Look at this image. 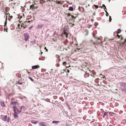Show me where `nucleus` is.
Returning <instances> with one entry per match:
<instances>
[{"label": "nucleus", "mask_w": 126, "mask_h": 126, "mask_svg": "<svg viewBox=\"0 0 126 126\" xmlns=\"http://www.w3.org/2000/svg\"><path fill=\"white\" fill-rule=\"evenodd\" d=\"M67 16L68 17L67 19L69 21L71 20L72 19L73 20H75L76 18V17H74V16H72L71 15L70 13L66 14Z\"/></svg>", "instance_id": "nucleus-1"}, {"label": "nucleus", "mask_w": 126, "mask_h": 126, "mask_svg": "<svg viewBox=\"0 0 126 126\" xmlns=\"http://www.w3.org/2000/svg\"><path fill=\"white\" fill-rule=\"evenodd\" d=\"M7 117V115H1V118L3 121H7V122H8V119L6 120Z\"/></svg>", "instance_id": "nucleus-2"}, {"label": "nucleus", "mask_w": 126, "mask_h": 126, "mask_svg": "<svg viewBox=\"0 0 126 126\" xmlns=\"http://www.w3.org/2000/svg\"><path fill=\"white\" fill-rule=\"evenodd\" d=\"M14 0H9V6H11L12 8H13L14 7V6L15 5V4L13 2V1Z\"/></svg>", "instance_id": "nucleus-3"}, {"label": "nucleus", "mask_w": 126, "mask_h": 126, "mask_svg": "<svg viewBox=\"0 0 126 126\" xmlns=\"http://www.w3.org/2000/svg\"><path fill=\"white\" fill-rule=\"evenodd\" d=\"M14 108L15 112H17V113H19L21 112V110L20 109L19 110L18 109V108H16V106L14 107Z\"/></svg>", "instance_id": "nucleus-4"}, {"label": "nucleus", "mask_w": 126, "mask_h": 126, "mask_svg": "<svg viewBox=\"0 0 126 126\" xmlns=\"http://www.w3.org/2000/svg\"><path fill=\"white\" fill-rule=\"evenodd\" d=\"M24 39L26 41H27L29 37V35L28 33L25 34L24 35Z\"/></svg>", "instance_id": "nucleus-5"}, {"label": "nucleus", "mask_w": 126, "mask_h": 126, "mask_svg": "<svg viewBox=\"0 0 126 126\" xmlns=\"http://www.w3.org/2000/svg\"><path fill=\"white\" fill-rule=\"evenodd\" d=\"M39 126H47L45 122H41L39 123Z\"/></svg>", "instance_id": "nucleus-6"}, {"label": "nucleus", "mask_w": 126, "mask_h": 126, "mask_svg": "<svg viewBox=\"0 0 126 126\" xmlns=\"http://www.w3.org/2000/svg\"><path fill=\"white\" fill-rule=\"evenodd\" d=\"M121 86L124 87V88H126V83L124 82H121L120 83Z\"/></svg>", "instance_id": "nucleus-7"}, {"label": "nucleus", "mask_w": 126, "mask_h": 126, "mask_svg": "<svg viewBox=\"0 0 126 126\" xmlns=\"http://www.w3.org/2000/svg\"><path fill=\"white\" fill-rule=\"evenodd\" d=\"M35 4L31 5L30 7V9H36L38 7V6H34Z\"/></svg>", "instance_id": "nucleus-8"}, {"label": "nucleus", "mask_w": 126, "mask_h": 126, "mask_svg": "<svg viewBox=\"0 0 126 126\" xmlns=\"http://www.w3.org/2000/svg\"><path fill=\"white\" fill-rule=\"evenodd\" d=\"M40 67V66L38 65H36L33 66L32 67V69H35L37 68H39Z\"/></svg>", "instance_id": "nucleus-9"}, {"label": "nucleus", "mask_w": 126, "mask_h": 126, "mask_svg": "<svg viewBox=\"0 0 126 126\" xmlns=\"http://www.w3.org/2000/svg\"><path fill=\"white\" fill-rule=\"evenodd\" d=\"M19 113H17V112H15L14 114V117L15 118H17L18 117V114Z\"/></svg>", "instance_id": "nucleus-10"}, {"label": "nucleus", "mask_w": 126, "mask_h": 126, "mask_svg": "<svg viewBox=\"0 0 126 126\" xmlns=\"http://www.w3.org/2000/svg\"><path fill=\"white\" fill-rule=\"evenodd\" d=\"M43 26L42 24L38 25L37 27V29H40Z\"/></svg>", "instance_id": "nucleus-11"}, {"label": "nucleus", "mask_w": 126, "mask_h": 126, "mask_svg": "<svg viewBox=\"0 0 126 126\" xmlns=\"http://www.w3.org/2000/svg\"><path fill=\"white\" fill-rule=\"evenodd\" d=\"M31 123L34 124H36L37 123H38L39 122L38 121H35L34 120H32L31 121Z\"/></svg>", "instance_id": "nucleus-12"}, {"label": "nucleus", "mask_w": 126, "mask_h": 126, "mask_svg": "<svg viewBox=\"0 0 126 126\" xmlns=\"http://www.w3.org/2000/svg\"><path fill=\"white\" fill-rule=\"evenodd\" d=\"M8 16H9V17H8V20L9 21H11V19L12 18L13 16H10V14L8 13Z\"/></svg>", "instance_id": "nucleus-13"}, {"label": "nucleus", "mask_w": 126, "mask_h": 126, "mask_svg": "<svg viewBox=\"0 0 126 126\" xmlns=\"http://www.w3.org/2000/svg\"><path fill=\"white\" fill-rule=\"evenodd\" d=\"M36 43V41L35 40H34L33 41L31 42V44L32 45H33L34 44H35Z\"/></svg>", "instance_id": "nucleus-14"}, {"label": "nucleus", "mask_w": 126, "mask_h": 126, "mask_svg": "<svg viewBox=\"0 0 126 126\" xmlns=\"http://www.w3.org/2000/svg\"><path fill=\"white\" fill-rule=\"evenodd\" d=\"M64 35L65 36L66 38L68 37V34L65 31H64Z\"/></svg>", "instance_id": "nucleus-15"}, {"label": "nucleus", "mask_w": 126, "mask_h": 126, "mask_svg": "<svg viewBox=\"0 0 126 126\" xmlns=\"http://www.w3.org/2000/svg\"><path fill=\"white\" fill-rule=\"evenodd\" d=\"M121 36V35H119L118 34H117V35L115 37V38L116 39L120 38Z\"/></svg>", "instance_id": "nucleus-16"}, {"label": "nucleus", "mask_w": 126, "mask_h": 126, "mask_svg": "<svg viewBox=\"0 0 126 126\" xmlns=\"http://www.w3.org/2000/svg\"><path fill=\"white\" fill-rule=\"evenodd\" d=\"M55 2L57 3V4H62V3H61V1H57V0H56L55 1Z\"/></svg>", "instance_id": "nucleus-17"}, {"label": "nucleus", "mask_w": 126, "mask_h": 126, "mask_svg": "<svg viewBox=\"0 0 126 126\" xmlns=\"http://www.w3.org/2000/svg\"><path fill=\"white\" fill-rule=\"evenodd\" d=\"M121 32V31L120 29H118L117 30V34H118L120 33Z\"/></svg>", "instance_id": "nucleus-18"}, {"label": "nucleus", "mask_w": 126, "mask_h": 126, "mask_svg": "<svg viewBox=\"0 0 126 126\" xmlns=\"http://www.w3.org/2000/svg\"><path fill=\"white\" fill-rule=\"evenodd\" d=\"M99 76L100 77H101V78H104L105 77L104 75H103L102 74H100V75Z\"/></svg>", "instance_id": "nucleus-19"}, {"label": "nucleus", "mask_w": 126, "mask_h": 126, "mask_svg": "<svg viewBox=\"0 0 126 126\" xmlns=\"http://www.w3.org/2000/svg\"><path fill=\"white\" fill-rule=\"evenodd\" d=\"M17 103V101H16V102H14V101H11V104H16Z\"/></svg>", "instance_id": "nucleus-20"}, {"label": "nucleus", "mask_w": 126, "mask_h": 126, "mask_svg": "<svg viewBox=\"0 0 126 126\" xmlns=\"http://www.w3.org/2000/svg\"><path fill=\"white\" fill-rule=\"evenodd\" d=\"M40 1V3L41 4L43 3H44L46 2V1H44V0H39Z\"/></svg>", "instance_id": "nucleus-21"}, {"label": "nucleus", "mask_w": 126, "mask_h": 126, "mask_svg": "<svg viewBox=\"0 0 126 126\" xmlns=\"http://www.w3.org/2000/svg\"><path fill=\"white\" fill-rule=\"evenodd\" d=\"M108 112H104V114H103V118H104L105 117V116L107 115L108 114Z\"/></svg>", "instance_id": "nucleus-22"}, {"label": "nucleus", "mask_w": 126, "mask_h": 126, "mask_svg": "<svg viewBox=\"0 0 126 126\" xmlns=\"http://www.w3.org/2000/svg\"><path fill=\"white\" fill-rule=\"evenodd\" d=\"M69 10L71 11H73V9L72 7H70L69 8Z\"/></svg>", "instance_id": "nucleus-23"}, {"label": "nucleus", "mask_w": 126, "mask_h": 126, "mask_svg": "<svg viewBox=\"0 0 126 126\" xmlns=\"http://www.w3.org/2000/svg\"><path fill=\"white\" fill-rule=\"evenodd\" d=\"M60 122L59 121H53L52 122V123H59Z\"/></svg>", "instance_id": "nucleus-24"}, {"label": "nucleus", "mask_w": 126, "mask_h": 126, "mask_svg": "<svg viewBox=\"0 0 126 126\" xmlns=\"http://www.w3.org/2000/svg\"><path fill=\"white\" fill-rule=\"evenodd\" d=\"M24 106H22L20 108V109L21 110V111L22 110V109L24 110Z\"/></svg>", "instance_id": "nucleus-25"}, {"label": "nucleus", "mask_w": 126, "mask_h": 126, "mask_svg": "<svg viewBox=\"0 0 126 126\" xmlns=\"http://www.w3.org/2000/svg\"><path fill=\"white\" fill-rule=\"evenodd\" d=\"M6 21L4 22V26H5L7 23V16H6Z\"/></svg>", "instance_id": "nucleus-26"}, {"label": "nucleus", "mask_w": 126, "mask_h": 126, "mask_svg": "<svg viewBox=\"0 0 126 126\" xmlns=\"http://www.w3.org/2000/svg\"><path fill=\"white\" fill-rule=\"evenodd\" d=\"M1 106L3 107H4L5 106V104L4 102H2L1 104Z\"/></svg>", "instance_id": "nucleus-27"}, {"label": "nucleus", "mask_w": 126, "mask_h": 126, "mask_svg": "<svg viewBox=\"0 0 126 126\" xmlns=\"http://www.w3.org/2000/svg\"><path fill=\"white\" fill-rule=\"evenodd\" d=\"M48 0L50 2L53 1L55 2V0ZM47 1H48V0H47Z\"/></svg>", "instance_id": "nucleus-28"}, {"label": "nucleus", "mask_w": 126, "mask_h": 126, "mask_svg": "<svg viewBox=\"0 0 126 126\" xmlns=\"http://www.w3.org/2000/svg\"><path fill=\"white\" fill-rule=\"evenodd\" d=\"M111 20H112V19H111V16H109V20L110 22H111Z\"/></svg>", "instance_id": "nucleus-29"}, {"label": "nucleus", "mask_w": 126, "mask_h": 126, "mask_svg": "<svg viewBox=\"0 0 126 126\" xmlns=\"http://www.w3.org/2000/svg\"><path fill=\"white\" fill-rule=\"evenodd\" d=\"M28 78L30 79L32 81H34V80L33 79H32V78H30V77H28Z\"/></svg>", "instance_id": "nucleus-30"}, {"label": "nucleus", "mask_w": 126, "mask_h": 126, "mask_svg": "<svg viewBox=\"0 0 126 126\" xmlns=\"http://www.w3.org/2000/svg\"><path fill=\"white\" fill-rule=\"evenodd\" d=\"M120 38H121V42H122L123 41H122V40H123V38L122 35H121V36Z\"/></svg>", "instance_id": "nucleus-31"}, {"label": "nucleus", "mask_w": 126, "mask_h": 126, "mask_svg": "<svg viewBox=\"0 0 126 126\" xmlns=\"http://www.w3.org/2000/svg\"><path fill=\"white\" fill-rule=\"evenodd\" d=\"M4 31H5L6 32H7V29H5V28H4Z\"/></svg>", "instance_id": "nucleus-32"}, {"label": "nucleus", "mask_w": 126, "mask_h": 126, "mask_svg": "<svg viewBox=\"0 0 126 126\" xmlns=\"http://www.w3.org/2000/svg\"><path fill=\"white\" fill-rule=\"evenodd\" d=\"M66 64V62H63V64L64 65H65V64Z\"/></svg>", "instance_id": "nucleus-33"}, {"label": "nucleus", "mask_w": 126, "mask_h": 126, "mask_svg": "<svg viewBox=\"0 0 126 126\" xmlns=\"http://www.w3.org/2000/svg\"><path fill=\"white\" fill-rule=\"evenodd\" d=\"M105 11L106 12V15L107 16H108L109 15V14L107 12V11Z\"/></svg>", "instance_id": "nucleus-34"}, {"label": "nucleus", "mask_w": 126, "mask_h": 126, "mask_svg": "<svg viewBox=\"0 0 126 126\" xmlns=\"http://www.w3.org/2000/svg\"><path fill=\"white\" fill-rule=\"evenodd\" d=\"M70 24H71V25H70V26H71V27H72V26H74V24H72L71 23H70Z\"/></svg>", "instance_id": "nucleus-35"}, {"label": "nucleus", "mask_w": 126, "mask_h": 126, "mask_svg": "<svg viewBox=\"0 0 126 126\" xmlns=\"http://www.w3.org/2000/svg\"><path fill=\"white\" fill-rule=\"evenodd\" d=\"M103 6L105 7V8L104 9H106V10H107V9L106 8V6H105V5H104L103 4Z\"/></svg>", "instance_id": "nucleus-36"}, {"label": "nucleus", "mask_w": 126, "mask_h": 126, "mask_svg": "<svg viewBox=\"0 0 126 126\" xmlns=\"http://www.w3.org/2000/svg\"><path fill=\"white\" fill-rule=\"evenodd\" d=\"M95 7L96 8H97L98 7V6L97 5H94Z\"/></svg>", "instance_id": "nucleus-37"}, {"label": "nucleus", "mask_w": 126, "mask_h": 126, "mask_svg": "<svg viewBox=\"0 0 126 126\" xmlns=\"http://www.w3.org/2000/svg\"><path fill=\"white\" fill-rule=\"evenodd\" d=\"M56 57H57L58 58H59V56L58 55H56Z\"/></svg>", "instance_id": "nucleus-38"}, {"label": "nucleus", "mask_w": 126, "mask_h": 126, "mask_svg": "<svg viewBox=\"0 0 126 126\" xmlns=\"http://www.w3.org/2000/svg\"><path fill=\"white\" fill-rule=\"evenodd\" d=\"M85 32H86V35H87L88 34V32L87 31H85Z\"/></svg>", "instance_id": "nucleus-39"}, {"label": "nucleus", "mask_w": 126, "mask_h": 126, "mask_svg": "<svg viewBox=\"0 0 126 126\" xmlns=\"http://www.w3.org/2000/svg\"><path fill=\"white\" fill-rule=\"evenodd\" d=\"M101 110H102L103 111V112H102V113H104V112H105L102 109H101Z\"/></svg>", "instance_id": "nucleus-40"}, {"label": "nucleus", "mask_w": 126, "mask_h": 126, "mask_svg": "<svg viewBox=\"0 0 126 126\" xmlns=\"http://www.w3.org/2000/svg\"><path fill=\"white\" fill-rule=\"evenodd\" d=\"M67 72L68 73H69V71H69V70H68V69H67Z\"/></svg>", "instance_id": "nucleus-41"}, {"label": "nucleus", "mask_w": 126, "mask_h": 126, "mask_svg": "<svg viewBox=\"0 0 126 126\" xmlns=\"http://www.w3.org/2000/svg\"><path fill=\"white\" fill-rule=\"evenodd\" d=\"M18 83L19 84H22V83H20L19 81L18 82Z\"/></svg>", "instance_id": "nucleus-42"}, {"label": "nucleus", "mask_w": 126, "mask_h": 126, "mask_svg": "<svg viewBox=\"0 0 126 126\" xmlns=\"http://www.w3.org/2000/svg\"><path fill=\"white\" fill-rule=\"evenodd\" d=\"M93 44L94 45H95V42H94L93 43Z\"/></svg>", "instance_id": "nucleus-43"}, {"label": "nucleus", "mask_w": 126, "mask_h": 126, "mask_svg": "<svg viewBox=\"0 0 126 126\" xmlns=\"http://www.w3.org/2000/svg\"><path fill=\"white\" fill-rule=\"evenodd\" d=\"M45 49H47V51L48 50L46 48V47H45Z\"/></svg>", "instance_id": "nucleus-44"}, {"label": "nucleus", "mask_w": 126, "mask_h": 126, "mask_svg": "<svg viewBox=\"0 0 126 126\" xmlns=\"http://www.w3.org/2000/svg\"><path fill=\"white\" fill-rule=\"evenodd\" d=\"M110 40H111V41H112V39H110L109 40L110 41Z\"/></svg>", "instance_id": "nucleus-45"}, {"label": "nucleus", "mask_w": 126, "mask_h": 126, "mask_svg": "<svg viewBox=\"0 0 126 126\" xmlns=\"http://www.w3.org/2000/svg\"><path fill=\"white\" fill-rule=\"evenodd\" d=\"M5 11H6L7 12L8 11L7 10V9H5Z\"/></svg>", "instance_id": "nucleus-46"}, {"label": "nucleus", "mask_w": 126, "mask_h": 126, "mask_svg": "<svg viewBox=\"0 0 126 126\" xmlns=\"http://www.w3.org/2000/svg\"><path fill=\"white\" fill-rule=\"evenodd\" d=\"M1 3H0V7H1Z\"/></svg>", "instance_id": "nucleus-47"}, {"label": "nucleus", "mask_w": 126, "mask_h": 126, "mask_svg": "<svg viewBox=\"0 0 126 126\" xmlns=\"http://www.w3.org/2000/svg\"><path fill=\"white\" fill-rule=\"evenodd\" d=\"M5 14L6 15H8V13H5Z\"/></svg>", "instance_id": "nucleus-48"}, {"label": "nucleus", "mask_w": 126, "mask_h": 126, "mask_svg": "<svg viewBox=\"0 0 126 126\" xmlns=\"http://www.w3.org/2000/svg\"><path fill=\"white\" fill-rule=\"evenodd\" d=\"M1 90V88L0 87V92H1V91H0Z\"/></svg>", "instance_id": "nucleus-49"}, {"label": "nucleus", "mask_w": 126, "mask_h": 126, "mask_svg": "<svg viewBox=\"0 0 126 126\" xmlns=\"http://www.w3.org/2000/svg\"><path fill=\"white\" fill-rule=\"evenodd\" d=\"M13 99H14L13 98H12L11 99V100H13Z\"/></svg>", "instance_id": "nucleus-50"}, {"label": "nucleus", "mask_w": 126, "mask_h": 126, "mask_svg": "<svg viewBox=\"0 0 126 126\" xmlns=\"http://www.w3.org/2000/svg\"><path fill=\"white\" fill-rule=\"evenodd\" d=\"M93 36H94H94H94V34H93Z\"/></svg>", "instance_id": "nucleus-51"}, {"label": "nucleus", "mask_w": 126, "mask_h": 126, "mask_svg": "<svg viewBox=\"0 0 126 126\" xmlns=\"http://www.w3.org/2000/svg\"><path fill=\"white\" fill-rule=\"evenodd\" d=\"M93 15H95V13H94V14H93Z\"/></svg>", "instance_id": "nucleus-52"}, {"label": "nucleus", "mask_w": 126, "mask_h": 126, "mask_svg": "<svg viewBox=\"0 0 126 126\" xmlns=\"http://www.w3.org/2000/svg\"><path fill=\"white\" fill-rule=\"evenodd\" d=\"M46 74H48V73H46Z\"/></svg>", "instance_id": "nucleus-53"}, {"label": "nucleus", "mask_w": 126, "mask_h": 126, "mask_svg": "<svg viewBox=\"0 0 126 126\" xmlns=\"http://www.w3.org/2000/svg\"><path fill=\"white\" fill-rule=\"evenodd\" d=\"M23 28L25 29V28L24 27H23Z\"/></svg>", "instance_id": "nucleus-54"}, {"label": "nucleus", "mask_w": 126, "mask_h": 126, "mask_svg": "<svg viewBox=\"0 0 126 126\" xmlns=\"http://www.w3.org/2000/svg\"><path fill=\"white\" fill-rule=\"evenodd\" d=\"M93 77L94 78V76H93Z\"/></svg>", "instance_id": "nucleus-55"}, {"label": "nucleus", "mask_w": 126, "mask_h": 126, "mask_svg": "<svg viewBox=\"0 0 126 126\" xmlns=\"http://www.w3.org/2000/svg\"><path fill=\"white\" fill-rule=\"evenodd\" d=\"M28 73H30V72H28Z\"/></svg>", "instance_id": "nucleus-56"}]
</instances>
